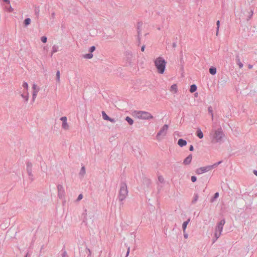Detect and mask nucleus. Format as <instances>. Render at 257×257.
Masks as SVG:
<instances>
[{"instance_id": "de8ad7c7", "label": "nucleus", "mask_w": 257, "mask_h": 257, "mask_svg": "<svg viewBox=\"0 0 257 257\" xmlns=\"http://www.w3.org/2000/svg\"><path fill=\"white\" fill-rule=\"evenodd\" d=\"M138 42L139 45L141 43V35H138Z\"/></svg>"}, {"instance_id": "58836bf2", "label": "nucleus", "mask_w": 257, "mask_h": 257, "mask_svg": "<svg viewBox=\"0 0 257 257\" xmlns=\"http://www.w3.org/2000/svg\"><path fill=\"white\" fill-rule=\"evenodd\" d=\"M95 47L94 46H91L89 49V51L90 52V53H92L95 50Z\"/></svg>"}, {"instance_id": "20e7f679", "label": "nucleus", "mask_w": 257, "mask_h": 257, "mask_svg": "<svg viewBox=\"0 0 257 257\" xmlns=\"http://www.w3.org/2000/svg\"><path fill=\"white\" fill-rule=\"evenodd\" d=\"M136 117L139 119L149 120L153 118V116L149 112L145 111H135Z\"/></svg>"}, {"instance_id": "37998d69", "label": "nucleus", "mask_w": 257, "mask_h": 257, "mask_svg": "<svg viewBox=\"0 0 257 257\" xmlns=\"http://www.w3.org/2000/svg\"><path fill=\"white\" fill-rule=\"evenodd\" d=\"M191 180L192 182H195L196 181L197 178L195 176H192L191 178Z\"/></svg>"}, {"instance_id": "a211bd4d", "label": "nucleus", "mask_w": 257, "mask_h": 257, "mask_svg": "<svg viewBox=\"0 0 257 257\" xmlns=\"http://www.w3.org/2000/svg\"><path fill=\"white\" fill-rule=\"evenodd\" d=\"M196 135L199 139H202L203 137V134L200 128H198L196 132Z\"/></svg>"}, {"instance_id": "8fccbe9b", "label": "nucleus", "mask_w": 257, "mask_h": 257, "mask_svg": "<svg viewBox=\"0 0 257 257\" xmlns=\"http://www.w3.org/2000/svg\"><path fill=\"white\" fill-rule=\"evenodd\" d=\"M29 179H30L31 181H33V180H34L33 175V174H32V176H29Z\"/></svg>"}, {"instance_id": "864d4df0", "label": "nucleus", "mask_w": 257, "mask_h": 257, "mask_svg": "<svg viewBox=\"0 0 257 257\" xmlns=\"http://www.w3.org/2000/svg\"><path fill=\"white\" fill-rule=\"evenodd\" d=\"M145 45H143V46H142V47H141V51H142V52H144V50H145Z\"/></svg>"}, {"instance_id": "4468645a", "label": "nucleus", "mask_w": 257, "mask_h": 257, "mask_svg": "<svg viewBox=\"0 0 257 257\" xmlns=\"http://www.w3.org/2000/svg\"><path fill=\"white\" fill-rule=\"evenodd\" d=\"M221 234V232L215 231L214 233V237L213 239V243H214L216 241V240L220 237Z\"/></svg>"}, {"instance_id": "49530a36", "label": "nucleus", "mask_w": 257, "mask_h": 257, "mask_svg": "<svg viewBox=\"0 0 257 257\" xmlns=\"http://www.w3.org/2000/svg\"><path fill=\"white\" fill-rule=\"evenodd\" d=\"M130 247L128 246L127 247V252H126V256L125 257H127V256L128 255V254L130 253Z\"/></svg>"}, {"instance_id": "ea45409f", "label": "nucleus", "mask_w": 257, "mask_h": 257, "mask_svg": "<svg viewBox=\"0 0 257 257\" xmlns=\"http://www.w3.org/2000/svg\"><path fill=\"white\" fill-rule=\"evenodd\" d=\"M158 180L160 182V183H163L164 181V178L163 177V176H159L158 177Z\"/></svg>"}, {"instance_id": "5fc2aeb1", "label": "nucleus", "mask_w": 257, "mask_h": 257, "mask_svg": "<svg viewBox=\"0 0 257 257\" xmlns=\"http://www.w3.org/2000/svg\"><path fill=\"white\" fill-rule=\"evenodd\" d=\"M253 174L257 176V170L253 171Z\"/></svg>"}, {"instance_id": "412c9836", "label": "nucleus", "mask_w": 257, "mask_h": 257, "mask_svg": "<svg viewBox=\"0 0 257 257\" xmlns=\"http://www.w3.org/2000/svg\"><path fill=\"white\" fill-rule=\"evenodd\" d=\"M59 47L57 45H54L52 47V53L51 56L52 57L53 53L57 52L58 51Z\"/></svg>"}, {"instance_id": "39448f33", "label": "nucleus", "mask_w": 257, "mask_h": 257, "mask_svg": "<svg viewBox=\"0 0 257 257\" xmlns=\"http://www.w3.org/2000/svg\"><path fill=\"white\" fill-rule=\"evenodd\" d=\"M168 125L164 124L160 129L159 132L157 133L156 136V139L158 141L162 140L164 137H165L167 133L168 130Z\"/></svg>"}, {"instance_id": "79ce46f5", "label": "nucleus", "mask_w": 257, "mask_h": 257, "mask_svg": "<svg viewBox=\"0 0 257 257\" xmlns=\"http://www.w3.org/2000/svg\"><path fill=\"white\" fill-rule=\"evenodd\" d=\"M23 86L24 88H26V89H28V84L27 82H24L23 84Z\"/></svg>"}, {"instance_id": "0eeeda50", "label": "nucleus", "mask_w": 257, "mask_h": 257, "mask_svg": "<svg viewBox=\"0 0 257 257\" xmlns=\"http://www.w3.org/2000/svg\"><path fill=\"white\" fill-rule=\"evenodd\" d=\"M225 223V220L224 219H223L221 220L217 224L216 228H215V231H217L219 232H222L223 226Z\"/></svg>"}, {"instance_id": "13d9d810", "label": "nucleus", "mask_w": 257, "mask_h": 257, "mask_svg": "<svg viewBox=\"0 0 257 257\" xmlns=\"http://www.w3.org/2000/svg\"><path fill=\"white\" fill-rule=\"evenodd\" d=\"M4 2L10 4V1L9 0H3Z\"/></svg>"}, {"instance_id": "dca6fc26", "label": "nucleus", "mask_w": 257, "mask_h": 257, "mask_svg": "<svg viewBox=\"0 0 257 257\" xmlns=\"http://www.w3.org/2000/svg\"><path fill=\"white\" fill-rule=\"evenodd\" d=\"M143 23L142 22H138L137 25V31H138V35H141V27L142 26Z\"/></svg>"}, {"instance_id": "393cba45", "label": "nucleus", "mask_w": 257, "mask_h": 257, "mask_svg": "<svg viewBox=\"0 0 257 257\" xmlns=\"http://www.w3.org/2000/svg\"><path fill=\"white\" fill-rule=\"evenodd\" d=\"M197 90V86L195 84H192L190 86V92L193 93Z\"/></svg>"}, {"instance_id": "3c124183", "label": "nucleus", "mask_w": 257, "mask_h": 257, "mask_svg": "<svg viewBox=\"0 0 257 257\" xmlns=\"http://www.w3.org/2000/svg\"><path fill=\"white\" fill-rule=\"evenodd\" d=\"M194 150V147L192 145H190L189 147V151H193Z\"/></svg>"}, {"instance_id": "e433bc0d", "label": "nucleus", "mask_w": 257, "mask_h": 257, "mask_svg": "<svg viewBox=\"0 0 257 257\" xmlns=\"http://www.w3.org/2000/svg\"><path fill=\"white\" fill-rule=\"evenodd\" d=\"M55 15H56V14H55V12H52L51 13L50 19H51L52 20V22H54V20L55 19Z\"/></svg>"}, {"instance_id": "9d476101", "label": "nucleus", "mask_w": 257, "mask_h": 257, "mask_svg": "<svg viewBox=\"0 0 257 257\" xmlns=\"http://www.w3.org/2000/svg\"><path fill=\"white\" fill-rule=\"evenodd\" d=\"M27 171L29 176H32V164L30 162H27Z\"/></svg>"}, {"instance_id": "9b49d317", "label": "nucleus", "mask_w": 257, "mask_h": 257, "mask_svg": "<svg viewBox=\"0 0 257 257\" xmlns=\"http://www.w3.org/2000/svg\"><path fill=\"white\" fill-rule=\"evenodd\" d=\"M192 159V156L191 154H190L188 157H187L183 161V164L185 165H189L191 163Z\"/></svg>"}, {"instance_id": "2f4dec72", "label": "nucleus", "mask_w": 257, "mask_h": 257, "mask_svg": "<svg viewBox=\"0 0 257 257\" xmlns=\"http://www.w3.org/2000/svg\"><path fill=\"white\" fill-rule=\"evenodd\" d=\"M208 111L209 113H210L211 114L212 119H213V110H212V108L211 106H210L208 107Z\"/></svg>"}, {"instance_id": "6e6552de", "label": "nucleus", "mask_w": 257, "mask_h": 257, "mask_svg": "<svg viewBox=\"0 0 257 257\" xmlns=\"http://www.w3.org/2000/svg\"><path fill=\"white\" fill-rule=\"evenodd\" d=\"M57 189H58V195L59 198H62L65 195V191L62 185L59 184L57 186Z\"/></svg>"}, {"instance_id": "4be33fe9", "label": "nucleus", "mask_w": 257, "mask_h": 257, "mask_svg": "<svg viewBox=\"0 0 257 257\" xmlns=\"http://www.w3.org/2000/svg\"><path fill=\"white\" fill-rule=\"evenodd\" d=\"M86 171H85V166H83L80 170V171L79 172V175L81 177H83L84 175L85 174Z\"/></svg>"}, {"instance_id": "6ab92c4d", "label": "nucleus", "mask_w": 257, "mask_h": 257, "mask_svg": "<svg viewBox=\"0 0 257 257\" xmlns=\"http://www.w3.org/2000/svg\"><path fill=\"white\" fill-rule=\"evenodd\" d=\"M40 90L39 88H37V90L33 91L32 95V101L34 102L35 100L38 92Z\"/></svg>"}, {"instance_id": "4d7b16f0", "label": "nucleus", "mask_w": 257, "mask_h": 257, "mask_svg": "<svg viewBox=\"0 0 257 257\" xmlns=\"http://www.w3.org/2000/svg\"><path fill=\"white\" fill-rule=\"evenodd\" d=\"M248 67L249 69H251L252 68V65H250V64H249L248 65Z\"/></svg>"}, {"instance_id": "f03ea898", "label": "nucleus", "mask_w": 257, "mask_h": 257, "mask_svg": "<svg viewBox=\"0 0 257 257\" xmlns=\"http://www.w3.org/2000/svg\"><path fill=\"white\" fill-rule=\"evenodd\" d=\"M154 63L158 72L160 74H163L164 73L166 65L165 60L162 57H158L154 61Z\"/></svg>"}, {"instance_id": "a878e982", "label": "nucleus", "mask_w": 257, "mask_h": 257, "mask_svg": "<svg viewBox=\"0 0 257 257\" xmlns=\"http://www.w3.org/2000/svg\"><path fill=\"white\" fill-rule=\"evenodd\" d=\"M31 20L30 18H26L24 22V24L25 27H27L31 23Z\"/></svg>"}, {"instance_id": "b1692460", "label": "nucleus", "mask_w": 257, "mask_h": 257, "mask_svg": "<svg viewBox=\"0 0 257 257\" xmlns=\"http://www.w3.org/2000/svg\"><path fill=\"white\" fill-rule=\"evenodd\" d=\"M218 197H219V193L218 192H216L214 194L213 197H212L210 199V202H211V203L215 201V200L216 199H217Z\"/></svg>"}, {"instance_id": "f257e3e1", "label": "nucleus", "mask_w": 257, "mask_h": 257, "mask_svg": "<svg viewBox=\"0 0 257 257\" xmlns=\"http://www.w3.org/2000/svg\"><path fill=\"white\" fill-rule=\"evenodd\" d=\"M211 135L212 136L211 142L212 143H220L222 142V139L225 136L221 127L212 132Z\"/></svg>"}, {"instance_id": "603ef678", "label": "nucleus", "mask_w": 257, "mask_h": 257, "mask_svg": "<svg viewBox=\"0 0 257 257\" xmlns=\"http://www.w3.org/2000/svg\"><path fill=\"white\" fill-rule=\"evenodd\" d=\"M184 237L185 238H187L188 237V234L185 233V232H184Z\"/></svg>"}, {"instance_id": "bb28decb", "label": "nucleus", "mask_w": 257, "mask_h": 257, "mask_svg": "<svg viewBox=\"0 0 257 257\" xmlns=\"http://www.w3.org/2000/svg\"><path fill=\"white\" fill-rule=\"evenodd\" d=\"M125 119L130 125H132L134 123L133 119L129 116H126Z\"/></svg>"}, {"instance_id": "6e6d98bb", "label": "nucleus", "mask_w": 257, "mask_h": 257, "mask_svg": "<svg viewBox=\"0 0 257 257\" xmlns=\"http://www.w3.org/2000/svg\"><path fill=\"white\" fill-rule=\"evenodd\" d=\"M31 255L28 252L25 257H30Z\"/></svg>"}, {"instance_id": "72a5a7b5", "label": "nucleus", "mask_w": 257, "mask_h": 257, "mask_svg": "<svg viewBox=\"0 0 257 257\" xmlns=\"http://www.w3.org/2000/svg\"><path fill=\"white\" fill-rule=\"evenodd\" d=\"M222 162V161H219L217 163H214L212 165H210L211 167H212V169L216 167L218 165L220 164Z\"/></svg>"}, {"instance_id": "4c0bfd02", "label": "nucleus", "mask_w": 257, "mask_h": 257, "mask_svg": "<svg viewBox=\"0 0 257 257\" xmlns=\"http://www.w3.org/2000/svg\"><path fill=\"white\" fill-rule=\"evenodd\" d=\"M41 40L43 43H45L47 41V38L46 36H43L41 37Z\"/></svg>"}, {"instance_id": "f8f14e48", "label": "nucleus", "mask_w": 257, "mask_h": 257, "mask_svg": "<svg viewBox=\"0 0 257 257\" xmlns=\"http://www.w3.org/2000/svg\"><path fill=\"white\" fill-rule=\"evenodd\" d=\"M178 145L180 147H183L187 145V142L182 139H180L178 141Z\"/></svg>"}, {"instance_id": "c85d7f7f", "label": "nucleus", "mask_w": 257, "mask_h": 257, "mask_svg": "<svg viewBox=\"0 0 257 257\" xmlns=\"http://www.w3.org/2000/svg\"><path fill=\"white\" fill-rule=\"evenodd\" d=\"M93 56V55L90 53H88V54H85L84 55H83V58H85V59H91Z\"/></svg>"}, {"instance_id": "09e8293b", "label": "nucleus", "mask_w": 257, "mask_h": 257, "mask_svg": "<svg viewBox=\"0 0 257 257\" xmlns=\"http://www.w3.org/2000/svg\"><path fill=\"white\" fill-rule=\"evenodd\" d=\"M108 121H110L111 122L114 123L115 122V120L114 118H112L109 117V119L108 120Z\"/></svg>"}, {"instance_id": "5701e85b", "label": "nucleus", "mask_w": 257, "mask_h": 257, "mask_svg": "<svg viewBox=\"0 0 257 257\" xmlns=\"http://www.w3.org/2000/svg\"><path fill=\"white\" fill-rule=\"evenodd\" d=\"M209 73L212 75H215L216 73V68L214 67H211L209 68Z\"/></svg>"}, {"instance_id": "a18cd8bd", "label": "nucleus", "mask_w": 257, "mask_h": 257, "mask_svg": "<svg viewBox=\"0 0 257 257\" xmlns=\"http://www.w3.org/2000/svg\"><path fill=\"white\" fill-rule=\"evenodd\" d=\"M37 88H39V87L37 86V85L36 84H34L33 85L32 88L33 89V91L37 90Z\"/></svg>"}, {"instance_id": "c756f323", "label": "nucleus", "mask_w": 257, "mask_h": 257, "mask_svg": "<svg viewBox=\"0 0 257 257\" xmlns=\"http://www.w3.org/2000/svg\"><path fill=\"white\" fill-rule=\"evenodd\" d=\"M34 12L36 16L38 17L40 13V9L39 7H35L34 9Z\"/></svg>"}, {"instance_id": "7c9ffc66", "label": "nucleus", "mask_w": 257, "mask_h": 257, "mask_svg": "<svg viewBox=\"0 0 257 257\" xmlns=\"http://www.w3.org/2000/svg\"><path fill=\"white\" fill-rule=\"evenodd\" d=\"M102 117L104 120H108L109 119V117L106 114V113L104 111H102Z\"/></svg>"}, {"instance_id": "473e14b6", "label": "nucleus", "mask_w": 257, "mask_h": 257, "mask_svg": "<svg viewBox=\"0 0 257 257\" xmlns=\"http://www.w3.org/2000/svg\"><path fill=\"white\" fill-rule=\"evenodd\" d=\"M219 26H220V21L219 20H218L216 22V26H217L216 27V36L218 35L219 29Z\"/></svg>"}, {"instance_id": "c9c22d12", "label": "nucleus", "mask_w": 257, "mask_h": 257, "mask_svg": "<svg viewBox=\"0 0 257 257\" xmlns=\"http://www.w3.org/2000/svg\"><path fill=\"white\" fill-rule=\"evenodd\" d=\"M253 14V10H251L249 12V15L248 16V18H247L246 20L249 21L252 18Z\"/></svg>"}, {"instance_id": "7ed1b4c3", "label": "nucleus", "mask_w": 257, "mask_h": 257, "mask_svg": "<svg viewBox=\"0 0 257 257\" xmlns=\"http://www.w3.org/2000/svg\"><path fill=\"white\" fill-rule=\"evenodd\" d=\"M128 194L127 186L126 183H121L120 184V187L118 194V199L120 201H123L126 197Z\"/></svg>"}, {"instance_id": "f704fd0d", "label": "nucleus", "mask_w": 257, "mask_h": 257, "mask_svg": "<svg viewBox=\"0 0 257 257\" xmlns=\"http://www.w3.org/2000/svg\"><path fill=\"white\" fill-rule=\"evenodd\" d=\"M60 71L58 70L56 72V81L58 82H60Z\"/></svg>"}, {"instance_id": "f3484780", "label": "nucleus", "mask_w": 257, "mask_h": 257, "mask_svg": "<svg viewBox=\"0 0 257 257\" xmlns=\"http://www.w3.org/2000/svg\"><path fill=\"white\" fill-rule=\"evenodd\" d=\"M236 63L237 64V65H238L239 66V68H242L243 67V64L240 62V59H239V57L238 55H237L236 56Z\"/></svg>"}, {"instance_id": "c03bdc74", "label": "nucleus", "mask_w": 257, "mask_h": 257, "mask_svg": "<svg viewBox=\"0 0 257 257\" xmlns=\"http://www.w3.org/2000/svg\"><path fill=\"white\" fill-rule=\"evenodd\" d=\"M83 198V195L80 194L78 195V198L77 199V201H79Z\"/></svg>"}, {"instance_id": "bf43d9fd", "label": "nucleus", "mask_w": 257, "mask_h": 257, "mask_svg": "<svg viewBox=\"0 0 257 257\" xmlns=\"http://www.w3.org/2000/svg\"><path fill=\"white\" fill-rule=\"evenodd\" d=\"M173 47L174 48L176 47V43H173Z\"/></svg>"}, {"instance_id": "ddd939ff", "label": "nucleus", "mask_w": 257, "mask_h": 257, "mask_svg": "<svg viewBox=\"0 0 257 257\" xmlns=\"http://www.w3.org/2000/svg\"><path fill=\"white\" fill-rule=\"evenodd\" d=\"M21 96L23 98H24L25 102H28L29 98V93L28 92H24L21 94Z\"/></svg>"}, {"instance_id": "1a4fd4ad", "label": "nucleus", "mask_w": 257, "mask_h": 257, "mask_svg": "<svg viewBox=\"0 0 257 257\" xmlns=\"http://www.w3.org/2000/svg\"><path fill=\"white\" fill-rule=\"evenodd\" d=\"M60 120L62 121V128L65 130H68L69 126L67 122V117L66 116H63L60 118Z\"/></svg>"}, {"instance_id": "cd10ccee", "label": "nucleus", "mask_w": 257, "mask_h": 257, "mask_svg": "<svg viewBox=\"0 0 257 257\" xmlns=\"http://www.w3.org/2000/svg\"><path fill=\"white\" fill-rule=\"evenodd\" d=\"M198 198H199V196H198V194H197V193L194 194L193 199L192 201V203L195 204L197 201Z\"/></svg>"}, {"instance_id": "a19ab883", "label": "nucleus", "mask_w": 257, "mask_h": 257, "mask_svg": "<svg viewBox=\"0 0 257 257\" xmlns=\"http://www.w3.org/2000/svg\"><path fill=\"white\" fill-rule=\"evenodd\" d=\"M62 257H68L67 251L66 250H64L62 254Z\"/></svg>"}, {"instance_id": "423d86ee", "label": "nucleus", "mask_w": 257, "mask_h": 257, "mask_svg": "<svg viewBox=\"0 0 257 257\" xmlns=\"http://www.w3.org/2000/svg\"><path fill=\"white\" fill-rule=\"evenodd\" d=\"M212 169L210 165L200 167L196 170V173L198 175L202 174Z\"/></svg>"}, {"instance_id": "aec40b11", "label": "nucleus", "mask_w": 257, "mask_h": 257, "mask_svg": "<svg viewBox=\"0 0 257 257\" xmlns=\"http://www.w3.org/2000/svg\"><path fill=\"white\" fill-rule=\"evenodd\" d=\"M171 91H174V93H176L177 92V85L176 84H174L171 85L170 87Z\"/></svg>"}, {"instance_id": "2eb2a0df", "label": "nucleus", "mask_w": 257, "mask_h": 257, "mask_svg": "<svg viewBox=\"0 0 257 257\" xmlns=\"http://www.w3.org/2000/svg\"><path fill=\"white\" fill-rule=\"evenodd\" d=\"M190 221V219L189 218L187 219V220H186V221H184L183 222V223L182 224V228H183V232H185V230H186V229L187 227V225H188V224L189 223Z\"/></svg>"}]
</instances>
